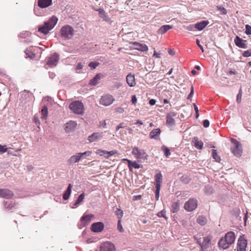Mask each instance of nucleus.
Segmentation results:
<instances>
[{"mask_svg":"<svg viewBox=\"0 0 251 251\" xmlns=\"http://www.w3.org/2000/svg\"><path fill=\"white\" fill-rule=\"evenodd\" d=\"M179 209V204L177 202H175L172 203L171 207V211L173 213L177 212Z\"/></svg>","mask_w":251,"mask_h":251,"instance_id":"obj_37","label":"nucleus"},{"mask_svg":"<svg viewBox=\"0 0 251 251\" xmlns=\"http://www.w3.org/2000/svg\"><path fill=\"white\" fill-rule=\"evenodd\" d=\"M52 4V0H38V5L40 8H44L50 6Z\"/></svg>","mask_w":251,"mask_h":251,"instance_id":"obj_23","label":"nucleus"},{"mask_svg":"<svg viewBox=\"0 0 251 251\" xmlns=\"http://www.w3.org/2000/svg\"><path fill=\"white\" fill-rule=\"evenodd\" d=\"M99 62H91L89 64L88 66L90 67L91 69L93 70L95 69L99 65Z\"/></svg>","mask_w":251,"mask_h":251,"instance_id":"obj_43","label":"nucleus"},{"mask_svg":"<svg viewBox=\"0 0 251 251\" xmlns=\"http://www.w3.org/2000/svg\"><path fill=\"white\" fill-rule=\"evenodd\" d=\"M104 227V225L103 223L99 222L94 223L91 226V230L94 232H100Z\"/></svg>","mask_w":251,"mask_h":251,"instance_id":"obj_10","label":"nucleus"},{"mask_svg":"<svg viewBox=\"0 0 251 251\" xmlns=\"http://www.w3.org/2000/svg\"><path fill=\"white\" fill-rule=\"evenodd\" d=\"M131 101L132 104H135L137 102V98L135 95L132 96Z\"/></svg>","mask_w":251,"mask_h":251,"instance_id":"obj_56","label":"nucleus"},{"mask_svg":"<svg viewBox=\"0 0 251 251\" xmlns=\"http://www.w3.org/2000/svg\"><path fill=\"white\" fill-rule=\"evenodd\" d=\"M245 33L247 35H251V26L249 25H246L245 26Z\"/></svg>","mask_w":251,"mask_h":251,"instance_id":"obj_44","label":"nucleus"},{"mask_svg":"<svg viewBox=\"0 0 251 251\" xmlns=\"http://www.w3.org/2000/svg\"><path fill=\"white\" fill-rule=\"evenodd\" d=\"M59 55L56 53L52 54L49 57L47 61V64L51 67L55 66L59 60Z\"/></svg>","mask_w":251,"mask_h":251,"instance_id":"obj_12","label":"nucleus"},{"mask_svg":"<svg viewBox=\"0 0 251 251\" xmlns=\"http://www.w3.org/2000/svg\"><path fill=\"white\" fill-rule=\"evenodd\" d=\"M117 151L116 150H113L111 151H106L98 149L96 151L95 153L96 155H99L100 156L106 155H107V157H110L114 155L115 154L117 153Z\"/></svg>","mask_w":251,"mask_h":251,"instance_id":"obj_14","label":"nucleus"},{"mask_svg":"<svg viewBox=\"0 0 251 251\" xmlns=\"http://www.w3.org/2000/svg\"><path fill=\"white\" fill-rule=\"evenodd\" d=\"M198 206V201L196 199H189V211L195 209Z\"/></svg>","mask_w":251,"mask_h":251,"instance_id":"obj_30","label":"nucleus"},{"mask_svg":"<svg viewBox=\"0 0 251 251\" xmlns=\"http://www.w3.org/2000/svg\"><path fill=\"white\" fill-rule=\"evenodd\" d=\"M208 24L209 22L208 21H202L194 25H189V30H192L193 28H195L199 30H201L204 28Z\"/></svg>","mask_w":251,"mask_h":251,"instance_id":"obj_13","label":"nucleus"},{"mask_svg":"<svg viewBox=\"0 0 251 251\" xmlns=\"http://www.w3.org/2000/svg\"><path fill=\"white\" fill-rule=\"evenodd\" d=\"M132 153L137 157H144L145 152L144 150L134 147L132 150Z\"/></svg>","mask_w":251,"mask_h":251,"instance_id":"obj_28","label":"nucleus"},{"mask_svg":"<svg viewBox=\"0 0 251 251\" xmlns=\"http://www.w3.org/2000/svg\"><path fill=\"white\" fill-rule=\"evenodd\" d=\"M69 108L76 114L82 115L84 113V105L80 101L76 100L71 103Z\"/></svg>","mask_w":251,"mask_h":251,"instance_id":"obj_4","label":"nucleus"},{"mask_svg":"<svg viewBox=\"0 0 251 251\" xmlns=\"http://www.w3.org/2000/svg\"><path fill=\"white\" fill-rule=\"evenodd\" d=\"M116 111L118 113H123L124 112V109L123 108L119 107L116 109Z\"/></svg>","mask_w":251,"mask_h":251,"instance_id":"obj_55","label":"nucleus"},{"mask_svg":"<svg viewBox=\"0 0 251 251\" xmlns=\"http://www.w3.org/2000/svg\"><path fill=\"white\" fill-rule=\"evenodd\" d=\"M114 100L113 96L109 94H106L102 96L100 100V103L105 106L111 104Z\"/></svg>","mask_w":251,"mask_h":251,"instance_id":"obj_7","label":"nucleus"},{"mask_svg":"<svg viewBox=\"0 0 251 251\" xmlns=\"http://www.w3.org/2000/svg\"><path fill=\"white\" fill-rule=\"evenodd\" d=\"M166 211L165 210H162V211H160L158 213V214H157V216L159 217H164L165 218V219H166Z\"/></svg>","mask_w":251,"mask_h":251,"instance_id":"obj_47","label":"nucleus"},{"mask_svg":"<svg viewBox=\"0 0 251 251\" xmlns=\"http://www.w3.org/2000/svg\"><path fill=\"white\" fill-rule=\"evenodd\" d=\"M85 197V194L84 193H81L77 198V199L75 201V203L74 204V206L72 207L73 208H75L77 205L82 202Z\"/></svg>","mask_w":251,"mask_h":251,"instance_id":"obj_33","label":"nucleus"},{"mask_svg":"<svg viewBox=\"0 0 251 251\" xmlns=\"http://www.w3.org/2000/svg\"><path fill=\"white\" fill-rule=\"evenodd\" d=\"M102 137V133L95 132L88 137V140L90 142H95Z\"/></svg>","mask_w":251,"mask_h":251,"instance_id":"obj_22","label":"nucleus"},{"mask_svg":"<svg viewBox=\"0 0 251 251\" xmlns=\"http://www.w3.org/2000/svg\"><path fill=\"white\" fill-rule=\"evenodd\" d=\"M76 125L75 122L70 121L65 125L64 129L68 133L71 132L75 130Z\"/></svg>","mask_w":251,"mask_h":251,"instance_id":"obj_16","label":"nucleus"},{"mask_svg":"<svg viewBox=\"0 0 251 251\" xmlns=\"http://www.w3.org/2000/svg\"><path fill=\"white\" fill-rule=\"evenodd\" d=\"M49 74L50 77L51 78H53L55 76V75L54 73L49 72Z\"/></svg>","mask_w":251,"mask_h":251,"instance_id":"obj_63","label":"nucleus"},{"mask_svg":"<svg viewBox=\"0 0 251 251\" xmlns=\"http://www.w3.org/2000/svg\"><path fill=\"white\" fill-rule=\"evenodd\" d=\"M235 239L234 233L232 231H229L219 241V247L221 249H226L234 242Z\"/></svg>","mask_w":251,"mask_h":251,"instance_id":"obj_1","label":"nucleus"},{"mask_svg":"<svg viewBox=\"0 0 251 251\" xmlns=\"http://www.w3.org/2000/svg\"><path fill=\"white\" fill-rule=\"evenodd\" d=\"M246 40H244L239 36H236L234 39V43L236 46L242 49H247L248 48L247 45L245 44Z\"/></svg>","mask_w":251,"mask_h":251,"instance_id":"obj_17","label":"nucleus"},{"mask_svg":"<svg viewBox=\"0 0 251 251\" xmlns=\"http://www.w3.org/2000/svg\"><path fill=\"white\" fill-rule=\"evenodd\" d=\"M123 211L119 208H117V210L115 211V215L117 216L119 220H121V219L123 216Z\"/></svg>","mask_w":251,"mask_h":251,"instance_id":"obj_40","label":"nucleus"},{"mask_svg":"<svg viewBox=\"0 0 251 251\" xmlns=\"http://www.w3.org/2000/svg\"><path fill=\"white\" fill-rule=\"evenodd\" d=\"M161 150L164 152L166 156H168L170 154V150L166 146L163 145L161 147Z\"/></svg>","mask_w":251,"mask_h":251,"instance_id":"obj_41","label":"nucleus"},{"mask_svg":"<svg viewBox=\"0 0 251 251\" xmlns=\"http://www.w3.org/2000/svg\"><path fill=\"white\" fill-rule=\"evenodd\" d=\"M14 196L13 193L7 189H0V197L10 199Z\"/></svg>","mask_w":251,"mask_h":251,"instance_id":"obj_15","label":"nucleus"},{"mask_svg":"<svg viewBox=\"0 0 251 251\" xmlns=\"http://www.w3.org/2000/svg\"><path fill=\"white\" fill-rule=\"evenodd\" d=\"M83 66L81 63H78L77 64L76 66V70H80L83 68Z\"/></svg>","mask_w":251,"mask_h":251,"instance_id":"obj_58","label":"nucleus"},{"mask_svg":"<svg viewBox=\"0 0 251 251\" xmlns=\"http://www.w3.org/2000/svg\"><path fill=\"white\" fill-rule=\"evenodd\" d=\"M72 185L71 184L68 185V188L66 191L65 192L63 195V199L64 200H67L71 194Z\"/></svg>","mask_w":251,"mask_h":251,"instance_id":"obj_32","label":"nucleus"},{"mask_svg":"<svg viewBox=\"0 0 251 251\" xmlns=\"http://www.w3.org/2000/svg\"><path fill=\"white\" fill-rule=\"evenodd\" d=\"M126 82L130 87H133L135 85V75L131 73L128 74L126 77Z\"/></svg>","mask_w":251,"mask_h":251,"instance_id":"obj_20","label":"nucleus"},{"mask_svg":"<svg viewBox=\"0 0 251 251\" xmlns=\"http://www.w3.org/2000/svg\"><path fill=\"white\" fill-rule=\"evenodd\" d=\"M25 52L28 57L31 58L32 55H34V54L28 50H25Z\"/></svg>","mask_w":251,"mask_h":251,"instance_id":"obj_52","label":"nucleus"},{"mask_svg":"<svg viewBox=\"0 0 251 251\" xmlns=\"http://www.w3.org/2000/svg\"><path fill=\"white\" fill-rule=\"evenodd\" d=\"M60 33L62 38L70 39L74 36V29L71 25H65L61 27Z\"/></svg>","mask_w":251,"mask_h":251,"instance_id":"obj_3","label":"nucleus"},{"mask_svg":"<svg viewBox=\"0 0 251 251\" xmlns=\"http://www.w3.org/2000/svg\"><path fill=\"white\" fill-rule=\"evenodd\" d=\"M247 246V240L240 236L238 240L236 249L237 251H246Z\"/></svg>","mask_w":251,"mask_h":251,"instance_id":"obj_8","label":"nucleus"},{"mask_svg":"<svg viewBox=\"0 0 251 251\" xmlns=\"http://www.w3.org/2000/svg\"><path fill=\"white\" fill-rule=\"evenodd\" d=\"M117 228H118V229L121 232H122L124 231V229H123V228L122 224H121V220H118V225H117Z\"/></svg>","mask_w":251,"mask_h":251,"instance_id":"obj_51","label":"nucleus"},{"mask_svg":"<svg viewBox=\"0 0 251 251\" xmlns=\"http://www.w3.org/2000/svg\"><path fill=\"white\" fill-rule=\"evenodd\" d=\"M161 133V130L159 128H157L152 130L149 134L151 139L157 140L159 139V136Z\"/></svg>","mask_w":251,"mask_h":251,"instance_id":"obj_21","label":"nucleus"},{"mask_svg":"<svg viewBox=\"0 0 251 251\" xmlns=\"http://www.w3.org/2000/svg\"><path fill=\"white\" fill-rule=\"evenodd\" d=\"M217 9L218 10H219L223 14H226L227 12L226 10L224 7L221 6H217Z\"/></svg>","mask_w":251,"mask_h":251,"instance_id":"obj_48","label":"nucleus"},{"mask_svg":"<svg viewBox=\"0 0 251 251\" xmlns=\"http://www.w3.org/2000/svg\"><path fill=\"white\" fill-rule=\"evenodd\" d=\"M101 77V74H98L93 78L90 80L89 84L91 86H96L99 82L100 80Z\"/></svg>","mask_w":251,"mask_h":251,"instance_id":"obj_29","label":"nucleus"},{"mask_svg":"<svg viewBox=\"0 0 251 251\" xmlns=\"http://www.w3.org/2000/svg\"><path fill=\"white\" fill-rule=\"evenodd\" d=\"M133 48L135 50H137L140 51L144 52V51H147L148 50V46L144 44H141V43H139L138 42H133Z\"/></svg>","mask_w":251,"mask_h":251,"instance_id":"obj_18","label":"nucleus"},{"mask_svg":"<svg viewBox=\"0 0 251 251\" xmlns=\"http://www.w3.org/2000/svg\"><path fill=\"white\" fill-rule=\"evenodd\" d=\"M176 114L174 112H171L167 114V124L169 126H173L175 125V121L173 118V117L176 116Z\"/></svg>","mask_w":251,"mask_h":251,"instance_id":"obj_25","label":"nucleus"},{"mask_svg":"<svg viewBox=\"0 0 251 251\" xmlns=\"http://www.w3.org/2000/svg\"><path fill=\"white\" fill-rule=\"evenodd\" d=\"M193 105H194L195 111L196 112L195 117H196V118H198V117H199L198 107L197 106V105L195 103H193Z\"/></svg>","mask_w":251,"mask_h":251,"instance_id":"obj_50","label":"nucleus"},{"mask_svg":"<svg viewBox=\"0 0 251 251\" xmlns=\"http://www.w3.org/2000/svg\"><path fill=\"white\" fill-rule=\"evenodd\" d=\"M203 126L204 127H208L209 126V121L208 120H203Z\"/></svg>","mask_w":251,"mask_h":251,"instance_id":"obj_53","label":"nucleus"},{"mask_svg":"<svg viewBox=\"0 0 251 251\" xmlns=\"http://www.w3.org/2000/svg\"><path fill=\"white\" fill-rule=\"evenodd\" d=\"M155 187H161V183L162 180V176L160 173L155 176Z\"/></svg>","mask_w":251,"mask_h":251,"instance_id":"obj_31","label":"nucleus"},{"mask_svg":"<svg viewBox=\"0 0 251 251\" xmlns=\"http://www.w3.org/2000/svg\"><path fill=\"white\" fill-rule=\"evenodd\" d=\"M241 98H242V90L240 89L239 90V93H238V94L237 95L236 101H237V103H239L241 102Z\"/></svg>","mask_w":251,"mask_h":251,"instance_id":"obj_45","label":"nucleus"},{"mask_svg":"<svg viewBox=\"0 0 251 251\" xmlns=\"http://www.w3.org/2000/svg\"><path fill=\"white\" fill-rule=\"evenodd\" d=\"M153 56H155L157 58H160V53H157L155 51L154 53H153Z\"/></svg>","mask_w":251,"mask_h":251,"instance_id":"obj_64","label":"nucleus"},{"mask_svg":"<svg viewBox=\"0 0 251 251\" xmlns=\"http://www.w3.org/2000/svg\"><path fill=\"white\" fill-rule=\"evenodd\" d=\"M155 102H156V100H154V99H151L150 100H149V104L151 105H153L155 104Z\"/></svg>","mask_w":251,"mask_h":251,"instance_id":"obj_61","label":"nucleus"},{"mask_svg":"<svg viewBox=\"0 0 251 251\" xmlns=\"http://www.w3.org/2000/svg\"><path fill=\"white\" fill-rule=\"evenodd\" d=\"M193 94H194V87H193V86H191V92L189 93V100L193 96Z\"/></svg>","mask_w":251,"mask_h":251,"instance_id":"obj_59","label":"nucleus"},{"mask_svg":"<svg viewBox=\"0 0 251 251\" xmlns=\"http://www.w3.org/2000/svg\"><path fill=\"white\" fill-rule=\"evenodd\" d=\"M197 243L200 245L202 251L206 250L211 244V237H204L202 243H201L200 239H198Z\"/></svg>","mask_w":251,"mask_h":251,"instance_id":"obj_9","label":"nucleus"},{"mask_svg":"<svg viewBox=\"0 0 251 251\" xmlns=\"http://www.w3.org/2000/svg\"><path fill=\"white\" fill-rule=\"evenodd\" d=\"M39 10V9L38 8V7H35L34 8V13L35 14L38 16H42V14H41L40 12H38V10Z\"/></svg>","mask_w":251,"mask_h":251,"instance_id":"obj_54","label":"nucleus"},{"mask_svg":"<svg viewBox=\"0 0 251 251\" xmlns=\"http://www.w3.org/2000/svg\"><path fill=\"white\" fill-rule=\"evenodd\" d=\"M58 21V18L53 16L47 21H45L44 24L38 27V31L43 33L45 35L47 34L56 25Z\"/></svg>","mask_w":251,"mask_h":251,"instance_id":"obj_2","label":"nucleus"},{"mask_svg":"<svg viewBox=\"0 0 251 251\" xmlns=\"http://www.w3.org/2000/svg\"><path fill=\"white\" fill-rule=\"evenodd\" d=\"M173 28V25H166L161 26L158 30L157 33L159 34H163L165 33L167 31H168L169 29H171Z\"/></svg>","mask_w":251,"mask_h":251,"instance_id":"obj_26","label":"nucleus"},{"mask_svg":"<svg viewBox=\"0 0 251 251\" xmlns=\"http://www.w3.org/2000/svg\"><path fill=\"white\" fill-rule=\"evenodd\" d=\"M81 158H70L68 161V162L70 164H72L74 163L78 162L80 160V159Z\"/></svg>","mask_w":251,"mask_h":251,"instance_id":"obj_42","label":"nucleus"},{"mask_svg":"<svg viewBox=\"0 0 251 251\" xmlns=\"http://www.w3.org/2000/svg\"><path fill=\"white\" fill-rule=\"evenodd\" d=\"M21 150H15L11 147H7L6 145H0V154H2L4 152H7L8 155H12L15 156H20L17 153Z\"/></svg>","mask_w":251,"mask_h":251,"instance_id":"obj_6","label":"nucleus"},{"mask_svg":"<svg viewBox=\"0 0 251 251\" xmlns=\"http://www.w3.org/2000/svg\"><path fill=\"white\" fill-rule=\"evenodd\" d=\"M192 142L196 149L198 150L202 149L203 145V142L199 140L197 137H195L193 139Z\"/></svg>","mask_w":251,"mask_h":251,"instance_id":"obj_27","label":"nucleus"},{"mask_svg":"<svg viewBox=\"0 0 251 251\" xmlns=\"http://www.w3.org/2000/svg\"><path fill=\"white\" fill-rule=\"evenodd\" d=\"M100 250V251H115V248L113 244L106 242L101 245Z\"/></svg>","mask_w":251,"mask_h":251,"instance_id":"obj_11","label":"nucleus"},{"mask_svg":"<svg viewBox=\"0 0 251 251\" xmlns=\"http://www.w3.org/2000/svg\"><path fill=\"white\" fill-rule=\"evenodd\" d=\"M197 221L201 226H204L207 223L206 218L203 216H199L197 219Z\"/></svg>","mask_w":251,"mask_h":251,"instance_id":"obj_34","label":"nucleus"},{"mask_svg":"<svg viewBox=\"0 0 251 251\" xmlns=\"http://www.w3.org/2000/svg\"><path fill=\"white\" fill-rule=\"evenodd\" d=\"M243 56L245 57H248L251 56V49L244 51L242 54Z\"/></svg>","mask_w":251,"mask_h":251,"instance_id":"obj_46","label":"nucleus"},{"mask_svg":"<svg viewBox=\"0 0 251 251\" xmlns=\"http://www.w3.org/2000/svg\"><path fill=\"white\" fill-rule=\"evenodd\" d=\"M204 192L207 195L212 194L213 192L212 187L210 185H206L204 188Z\"/></svg>","mask_w":251,"mask_h":251,"instance_id":"obj_38","label":"nucleus"},{"mask_svg":"<svg viewBox=\"0 0 251 251\" xmlns=\"http://www.w3.org/2000/svg\"><path fill=\"white\" fill-rule=\"evenodd\" d=\"M212 157H218L217 155V151L216 150H212Z\"/></svg>","mask_w":251,"mask_h":251,"instance_id":"obj_60","label":"nucleus"},{"mask_svg":"<svg viewBox=\"0 0 251 251\" xmlns=\"http://www.w3.org/2000/svg\"><path fill=\"white\" fill-rule=\"evenodd\" d=\"M232 146L231 147V151L235 156L240 157L242 155L243 150L242 146L240 142L234 139L231 140Z\"/></svg>","mask_w":251,"mask_h":251,"instance_id":"obj_5","label":"nucleus"},{"mask_svg":"<svg viewBox=\"0 0 251 251\" xmlns=\"http://www.w3.org/2000/svg\"><path fill=\"white\" fill-rule=\"evenodd\" d=\"M123 160L126 161L127 162L128 165V167H129L130 170L131 168H135V169H139V168L142 167V165L139 164L136 161L132 162L131 160H128V159H127L126 158H124Z\"/></svg>","mask_w":251,"mask_h":251,"instance_id":"obj_24","label":"nucleus"},{"mask_svg":"<svg viewBox=\"0 0 251 251\" xmlns=\"http://www.w3.org/2000/svg\"><path fill=\"white\" fill-rule=\"evenodd\" d=\"M16 206L15 204L12 202H6L5 203V208L8 210L12 209Z\"/></svg>","mask_w":251,"mask_h":251,"instance_id":"obj_39","label":"nucleus"},{"mask_svg":"<svg viewBox=\"0 0 251 251\" xmlns=\"http://www.w3.org/2000/svg\"><path fill=\"white\" fill-rule=\"evenodd\" d=\"M196 42H197V44L198 45V46L200 47V48L201 49V50L202 51V52H203L204 51V50H203V47L200 44V41L199 40V39H197L196 40Z\"/></svg>","mask_w":251,"mask_h":251,"instance_id":"obj_57","label":"nucleus"},{"mask_svg":"<svg viewBox=\"0 0 251 251\" xmlns=\"http://www.w3.org/2000/svg\"><path fill=\"white\" fill-rule=\"evenodd\" d=\"M48 114V107L46 105H44L42 109L41 110V118L43 120H46L47 119V116Z\"/></svg>","mask_w":251,"mask_h":251,"instance_id":"obj_35","label":"nucleus"},{"mask_svg":"<svg viewBox=\"0 0 251 251\" xmlns=\"http://www.w3.org/2000/svg\"><path fill=\"white\" fill-rule=\"evenodd\" d=\"M155 199L156 201H158L159 198V192L160 190V187H155Z\"/></svg>","mask_w":251,"mask_h":251,"instance_id":"obj_49","label":"nucleus"},{"mask_svg":"<svg viewBox=\"0 0 251 251\" xmlns=\"http://www.w3.org/2000/svg\"><path fill=\"white\" fill-rule=\"evenodd\" d=\"M184 208L186 211H188V201L185 203Z\"/></svg>","mask_w":251,"mask_h":251,"instance_id":"obj_62","label":"nucleus"},{"mask_svg":"<svg viewBox=\"0 0 251 251\" xmlns=\"http://www.w3.org/2000/svg\"><path fill=\"white\" fill-rule=\"evenodd\" d=\"M92 154V151H86L84 152H79L75 155H74L71 157H82L83 155L90 156Z\"/></svg>","mask_w":251,"mask_h":251,"instance_id":"obj_36","label":"nucleus"},{"mask_svg":"<svg viewBox=\"0 0 251 251\" xmlns=\"http://www.w3.org/2000/svg\"><path fill=\"white\" fill-rule=\"evenodd\" d=\"M94 216L93 214H88L83 216L80 219L81 224L83 226H85L86 225H88Z\"/></svg>","mask_w":251,"mask_h":251,"instance_id":"obj_19","label":"nucleus"}]
</instances>
